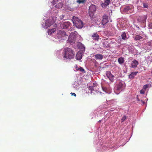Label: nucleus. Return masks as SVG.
<instances>
[{"mask_svg": "<svg viewBox=\"0 0 152 152\" xmlns=\"http://www.w3.org/2000/svg\"><path fill=\"white\" fill-rule=\"evenodd\" d=\"M57 36L59 39L63 40L66 39L68 37L65 31L61 30L58 31Z\"/></svg>", "mask_w": 152, "mask_h": 152, "instance_id": "nucleus-4", "label": "nucleus"}, {"mask_svg": "<svg viewBox=\"0 0 152 152\" xmlns=\"http://www.w3.org/2000/svg\"><path fill=\"white\" fill-rule=\"evenodd\" d=\"M126 118V116L125 115H124L123 117H122L121 120V122H123L124 121Z\"/></svg>", "mask_w": 152, "mask_h": 152, "instance_id": "nucleus-27", "label": "nucleus"}, {"mask_svg": "<svg viewBox=\"0 0 152 152\" xmlns=\"http://www.w3.org/2000/svg\"><path fill=\"white\" fill-rule=\"evenodd\" d=\"M104 3H102L101 4V6L103 8L106 7L109 4L110 2V0H104Z\"/></svg>", "mask_w": 152, "mask_h": 152, "instance_id": "nucleus-12", "label": "nucleus"}, {"mask_svg": "<svg viewBox=\"0 0 152 152\" xmlns=\"http://www.w3.org/2000/svg\"><path fill=\"white\" fill-rule=\"evenodd\" d=\"M141 102L142 103V104L143 105L144 104H145V102L142 100H141Z\"/></svg>", "mask_w": 152, "mask_h": 152, "instance_id": "nucleus-36", "label": "nucleus"}, {"mask_svg": "<svg viewBox=\"0 0 152 152\" xmlns=\"http://www.w3.org/2000/svg\"><path fill=\"white\" fill-rule=\"evenodd\" d=\"M88 89L91 91H95V90L96 89V88H94L92 86H89L88 87Z\"/></svg>", "mask_w": 152, "mask_h": 152, "instance_id": "nucleus-26", "label": "nucleus"}, {"mask_svg": "<svg viewBox=\"0 0 152 152\" xmlns=\"http://www.w3.org/2000/svg\"><path fill=\"white\" fill-rule=\"evenodd\" d=\"M91 38L95 41H98L99 39V36L96 32L94 33L91 36Z\"/></svg>", "mask_w": 152, "mask_h": 152, "instance_id": "nucleus-11", "label": "nucleus"}, {"mask_svg": "<svg viewBox=\"0 0 152 152\" xmlns=\"http://www.w3.org/2000/svg\"><path fill=\"white\" fill-rule=\"evenodd\" d=\"M103 57V56L100 54H97L95 55V58L96 60H101Z\"/></svg>", "mask_w": 152, "mask_h": 152, "instance_id": "nucleus-16", "label": "nucleus"}, {"mask_svg": "<svg viewBox=\"0 0 152 152\" xmlns=\"http://www.w3.org/2000/svg\"><path fill=\"white\" fill-rule=\"evenodd\" d=\"M137 73H138V72H132L129 75V78H131V79L133 78L137 74Z\"/></svg>", "mask_w": 152, "mask_h": 152, "instance_id": "nucleus-19", "label": "nucleus"}, {"mask_svg": "<svg viewBox=\"0 0 152 152\" xmlns=\"http://www.w3.org/2000/svg\"><path fill=\"white\" fill-rule=\"evenodd\" d=\"M108 16L106 15H104L102 16V23L103 25H104L106 24L109 21Z\"/></svg>", "mask_w": 152, "mask_h": 152, "instance_id": "nucleus-7", "label": "nucleus"}, {"mask_svg": "<svg viewBox=\"0 0 152 152\" xmlns=\"http://www.w3.org/2000/svg\"><path fill=\"white\" fill-rule=\"evenodd\" d=\"M102 88L104 91L105 92H107V88H106L103 87V86H102Z\"/></svg>", "mask_w": 152, "mask_h": 152, "instance_id": "nucleus-32", "label": "nucleus"}, {"mask_svg": "<svg viewBox=\"0 0 152 152\" xmlns=\"http://www.w3.org/2000/svg\"><path fill=\"white\" fill-rule=\"evenodd\" d=\"M97 83H93V87L94 88H96L97 87Z\"/></svg>", "mask_w": 152, "mask_h": 152, "instance_id": "nucleus-30", "label": "nucleus"}, {"mask_svg": "<svg viewBox=\"0 0 152 152\" xmlns=\"http://www.w3.org/2000/svg\"><path fill=\"white\" fill-rule=\"evenodd\" d=\"M124 87V83L120 82L117 85V90L118 91H122Z\"/></svg>", "mask_w": 152, "mask_h": 152, "instance_id": "nucleus-8", "label": "nucleus"}, {"mask_svg": "<svg viewBox=\"0 0 152 152\" xmlns=\"http://www.w3.org/2000/svg\"><path fill=\"white\" fill-rule=\"evenodd\" d=\"M70 94L72 96L73 95L75 96H76V94L75 93H71Z\"/></svg>", "mask_w": 152, "mask_h": 152, "instance_id": "nucleus-34", "label": "nucleus"}, {"mask_svg": "<svg viewBox=\"0 0 152 152\" xmlns=\"http://www.w3.org/2000/svg\"><path fill=\"white\" fill-rule=\"evenodd\" d=\"M138 64V62L136 60H134L132 62L131 67L133 68H135L137 67Z\"/></svg>", "mask_w": 152, "mask_h": 152, "instance_id": "nucleus-14", "label": "nucleus"}, {"mask_svg": "<svg viewBox=\"0 0 152 152\" xmlns=\"http://www.w3.org/2000/svg\"><path fill=\"white\" fill-rule=\"evenodd\" d=\"M143 6L144 8H148V4L146 3H143Z\"/></svg>", "mask_w": 152, "mask_h": 152, "instance_id": "nucleus-28", "label": "nucleus"}, {"mask_svg": "<svg viewBox=\"0 0 152 152\" xmlns=\"http://www.w3.org/2000/svg\"><path fill=\"white\" fill-rule=\"evenodd\" d=\"M74 25L78 28H81L83 26V23L82 20L77 17L73 16L72 19Z\"/></svg>", "mask_w": 152, "mask_h": 152, "instance_id": "nucleus-2", "label": "nucleus"}, {"mask_svg": "<svg viewBox=\"0 0 152 152\" xmlns=\"http://www.w3.org/2000/svg\"><path fill=\"white\" fill-rule=\"evenodd\" d=\"M148 86L147 85H145L143 86L142 89L145 90L148 87Z\"/></svg>", "mask_w": 152, "mask_h": 152, "instance_id": "nucleus-29", "label": "nucleus"}, {"mask_svg": "<svg viewBox=\"0 0 152 152\" xmlns=\"http://www.w3.org/2000/svg\"><path fill=\"white\" fill-rule=\"evenodd\" d=\"M121 38L124 40H125L127 38L126 34L125 32L122 33L121 35Z\"/></svg>", "mask_w": 152, "mask_h": 152, "instance_id": "nucleus-23", "label": "nucleus"}, {"mask_svg": "<svg viewBox=\"0 0 152 152\" xmlns=\"http://www.w3.org/2000/svg\"><path fill=\"white\" fill-rule=\"evenodd\" d=\"M78 35V34L76 31H75L72 32L68 37V39L67 40V42L72 44L75 42L77 36Z\"/></svg>", "mask_w": 152, "mask_h": 152, "instance_id": "nucleus-3", "label": "nucleus"}, {"mask_svg": "<svg viewBox=\"0 0 152 152\" xmlns=\"http://www.w3.org/2000/svg\"><path fill=\"white\" fill-rule=\"evenodd\" d=\"M87 0H82L83 3H84Z\"/></svg>", "mask_w": 152, "mask_h": 152, "instance_id": "nucleus-37", "label": "nucleus"}, {"mask_svg": "<svg viewBox=\"0 0 152 152\" xmlns=\"http://www.w3.org/2000/svg\"><path fill=\"white\" fill-rule=\"evenodd\" d=\"M82 0H77V2L79 3V4H80V3H83V2H82Z\"/></svg>", "mask_w": 152, "mask_h": 152, "instance_id": "nucleus-33", "label": "nucleus"}, {"mask_svg": "<svg viewBox=\"0 0 152 152\" xmlns=\"http://www.w3.org/2000/svg\"><path fill=\"white\" fill-rule=\"evenodd\" d=\"M56 29L55 28H54L50 29H48L47 32H48V34L49 35H51L53 33L55 32L56 31Z\"/></svg>", "mask_w": 152, "mask_h": 152, "instance_id": "nucleus-18", "label": "nucleus"}, {"mask_svg": "<svg viewBox=\"0 0 152 152\" xmlns=\"http://www.w3.org/2000/svg\"><path fill=\"white\" fill-rule=\"evenodd\" d=\"M71 24L69 22H64L61 26V28H67L71 26Z\"/></svg>", "mask_w": 152, "mask_h": 152, "instance_id": "nucleus-9", "label": "nucleus"}, {"mask_svg": "<svg viewBox=\"0 0 152 152\" xmlns=\"http://www.w3.org/2000/svg\"><path fill=\"white\" fill-rule=\"evenodd\" d=\"M63 4L61 2H59L57 4L55 5V7L56 8L59 9L62 7L63 6Z\"/></svg>", "mask_w": 152, "mask_h": 152, "instance_id": "nucleus-20", "label": "nucleus"}, {"mask_svg": "<svg viewBox=\"0 0 152 152\" xmlns=\"http://www.w3.org/2000/svg\"><path fill=\"white\" fill-rule=\"evenodd\" d=\"M55 25L54 27H56L57 26V25H56L55 23Z\"/></svg>", "mask_w": 152, "mask_h": 152, "instance_id": "nucleus-38", "label": "nucleus"}, {"mask_svg": "<svg viewBox=\"0 0 152 152\" xmlns=\"http://www.w3.org/2000/svg\"><path fill=\"white\" fill-rule=\"evenodd\" d=\"M64 58L66 59H71L73 58L75 56V53L70 48H66L64 50Z\"/></svg>", "mask_w": 152, "mask_h": 152, "instance_id": "nucleus-1", "label": "nucleus"}, {"mask_svg": "<svg viewBox=\"0 0 152 152\" xmlns=\"http://www.w3.org/2000/svg\"><path fill=\"white\" fill-rule=\"evenodd\" d=\"M82 53L78 52L76 55V59L78 60H80L82 59Z\"/></svg>", "mask_w": 152, "mask_h": 152, "instance_id": "nucleus-17", "label": "nucleus"}, {"mask_svg": "<svg viewBox=\"0 0 152 152\" xmlns=\"http://www.w3.org/2000/svg\"><path fill=\"white\" fill-rule=\"evenodd\" d=\"M133 6L132 5L127 6L125 7L124 9V11L125 12H130V10L132 9Z\"/></svg>", "mask_w": 152, "mask_h": 152, "instance_id": "nucleus-13", "label": "nucleus"}, {"mask_svg": "<svg viewBox=\"0 0 152 152\" xmlns=\"http://www.w3.org/2000/svg\"><path fill=\"white\" fill-rule=\"evenodd\" d=\"M106 75L109 79L111 81H113L114 76L112 75L110 71H107L106 72Z\"/></svg>", "mask_w": 152, "mask_h": 152, "instance_id": "nucleus-10", "label": "nucleus"}, {"mask_svg": "<svg viewBox=\"0 0 152 152\" xmlns=\"http://www.w3.org/2000/svg\"><path fill=\"white\" fill-rule=\"evenodd\" d=\"M145 90L142 89L140 91V93L142 94H144L145 93Z\"/></svg>", "mask_w": 152, "mask_h": 152, "instance_id": "nucleus-31", "label": "nucleus"}, {"mask_svg": "<svg viewBox=\"0 0 152 152\" xmlns=\"http://www.w3.org/2000/svg\"><path fill=\"white\" fill-rule=\"evenodd\" d=\"M78 71H80L81 72L84 73L86 72L84 69L82 67L80 66L79 69Z\"/></svg>", "mask_w": 152, "mask_h": 152, "instance_id": "nucleus-25", "label": "nucleus"}, {"mask_svg": "<svg viewBox=\"0 0 152 152\" xmlns=\"http://www.w3.org/2000/svg\"><path fill=\"white\" fill-rule=\"evenodd\" d=\"M75 68H76V69L78 71L79 70V67H78V66H76Z\"/></svg>", "mask_w": 152, "mask_h": 152, "instance_id": "nucleus-35", "label": "nucleus"}, {"mask_svg": "<svg viewBox=\"0 0 152 152\" xmlns=\"http://www.w3.org/2000/svg\"><path fill=\"white\" fill-rule=\"evenodd\" d=\"M147 17V15H143L140 16L137 18V20L140 23H144L146 22Z\"/></svg>", "mask_w": 152, "mask_h": 152, "instance_id": "nucleus-6", "label": "nucleus"}, {"mask_svg": "<svg viewBox=\"0 0 152 152\" xmlns=\"http://www.w3.org/2000/svg\"><path fill=\"white\" fill-rule=\"evenodd\" d=\"M53 24V22L51 20H46L45 23V26L47 28L48 27L52 25Z\"/></svg>", "mask_w": 152, "mask_h": 152, "instance_id": "nucleus-15", "label": "nucleus"}, {"mask_svg": "<svg viewBox=\"0 0 152 152\" xmlns=\"http://www.w3.org/2000/svg\"><path fill=\"white\" fill-rule=\"evenodd\" d=\"M101 120H99L98 122L100 123V122H101Z\"/></svg>", "mask_w": 152, "mask_h": 152, "instance_id": "nucleus-40", "label": "nucleus"}, {"mask_svg": "<svg viewBox=\"0 0 152 152\" xmlns=\"http://www.w3.org/2000/svg\"><path fill=\"white\" fill-rule=\"evenodd\" d=\"M142 37L140 35H136L134 36V39L135 40H140L142 39Z\"/></svg>", "mask_w": 152, "mask_h": 152, "instance_id": "nucleus-21", "label": "nucleus"}, {"mask_svg": "<svg viewBox=\"0 0 152 152\" xmlns=\"http://www.w3.org/2000/svg\"><path fill=\"white\" fill-rule=\"evenodd\" d=\"M137 101H140V99L138 98H137Z\"/></svg>", "mask_w": 152, "mask_h": 152, "instance_id": "nucleus-39", "label": "nucleus"}, {"mask_svg": "<svg viewBox=\"0 0 152 152\" xmlns=\"http://www.w3.org/2000/svg\"><path fill=\"white\" fill-rule=\"evenodd\" d=\"M99 93H100V94H101V92H99Z\"/></svg>", "mask_w": 152, "mask_h": 152, "instance_id": "nucleus-41", "label": "nucleus"}, {"mask_svg": "<svg viewBox=\"0 0 152 152\" xmlns=\"http://www.w3.org/2000/svg\"><path fill=\"white\" fill-rule=\"evenodd\" d=\"M103 47L105 48H108L109 47V44H107L106 42H104L103 43Z\"/></svg>", "mask_w": 152, "mask_h": 152, "instance_id": "nucleus-24", "label": "nucleus"}, {"mask_svg": "<svg viewBox=\"0 0 152 152\" xmlns=\"http://www.w3.org/2000/svg\"><path fill=\"white\" fill-rule=\"evenodd\" d=\"M96 6L92 4L89 7L88 10V13L90 16L92 18L93 16L96 11Z\"/></svg>", "mask_w": 152, "mask_h": 152, "instance_id": "nucleus-5", "label": "nucleus"}, {"mask_svg": "<svg viewBox=\"0 0 152 152\" xmlns=\"http://www.w3.org/2000/svg\"><path fill=\"white\" fill-rule=\"evenodd\" d=\"M118 62L119 64H122L124 62V58L122 57H120L118 59Z\"/></svg>", "mask_w": 152, "mask_h": 152, "instance_id": "nucleus-22", "label": "nucleus"}]
</instances>
